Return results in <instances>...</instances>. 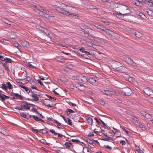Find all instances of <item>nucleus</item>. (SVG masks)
Segmentation results:
<instances>
[{"mask_svg": "<svg viewBox=\"0 0 153 153\" xmlns=\"http://www.w3.org/2000/svg\"><path fill=\"white\" fill-rule=\"evenodd\" d=\"M63 5L57 7L56 8V10L59 13L64 14L71 18L78 19V16L75 15L74 8L63 4Z\"/></svg>", "mask_w": 153, "mask_h": 153, "instance_id": "1", "label": "nucleus"}, {"mask_svg": "<svg viewBox=\"0 0 153 153\" xmlns=\"http://www.w3.org/2000/svg\"><path fill=\"white\" fill-rule=\"evenodd\" d=\"M111 67L117 71H121L123 67L122 64L120 62L115 60L112 61Z\"/></svg>", "mask_w": 153, "mask_h": 153, "instance_id": "2", "label": "nucleus"}, {"mask_svg": "<svg viewBox=\"0 0 153 153\" xmlns=\"http://www.w3.org/2000/svg\"><path fill=\"white\" fill-rule=\"evenodd\" d=\"M120 10L122 14L127 15L130 12L129 7L126 5L121 4Z\"/></svg>", "mask_w": 153, "mask_h": 153, "instance_id": "3", "label": "nucleus"}, {"mask_svg": "<svg viewBox=\"0 0 153 153\" xmlns=\"http://www.w3.org/2000/svg\"><path fill=\"white\" fill-rule=\"evenodd\" d=\"M121 91L122 94L126 96H130L133 94L131 89L128 87L123 88Z\"/></svg>", "mask_w": 153, "mask_h": 153, "instance_id": "4", "label": "nucleus"}, {"mask_svg": "<svg viewBox=\"0 0 153 153\" xmlns=\"http://www.w3.org/2000/svg\"><path fill=\"white\" fill-rule=\"evenodd\" d=\"M135 18L134 16L130 15L129 13L127 15L125 16L124 20L131 22H133Z\"/></svg>", "mask_w": 153, "mask_h": 153, "instance_id": "5", "label": "nucleus"}, {"mask_svg": "<svg viewBox=\"0 0 153 153\" xmlns=\"http://www.w3.org/2000/svg\"><path fill=\"white\" fill-rule=\"evenodd\" d=\"M88 77H87L83 75L79 76L78 78V80L81 83H85L88 81Z\"/></svg>", "mask_w": 153, "mask_h": 153, "instance_id": "6", "label": "nucleus"}, {"mask_svg": "<svg viewBox=\"0 0 153 153\" xmlns=\"http://www.w3.org/2000/svg\"><path fill=\"white\" fill-rule=\"evenodd\" d=\"M102 93L103 94L110 97H111L115 94L114 91L110 90H104Z\"/></svg>", "mask_w": 153, "mask_h": 153, "instance_id": "7", "label": "nucleus"}, {"mask_svg": "<svg viewBox=\"0 0 153 153\" xmlns=\"http://www.w3.org/2000/svg\"><path fill=\"white\" fill-rule=\"evenodd\" d=\"M88 82H89L91 84L95 86H97L98 84V83L96 80L93 77H90L88 78Z\"/></svg>", "mask_w": 153, "mask_h": 153, "instance_id": "8", "label": "nucleus"}, {"mask_svg": "<svg viewBox=\"0 0 153 153\" xmlns=\"http://www.w3.org/2000/svg\"><path fill=\"white\" fill-rule=\"evenodd\" d=\"M144 93L147 95L150 96L153 93L152 90L149 88H146L143 89Z\"/></svg>", "mask_w": 153, "mask_h": 153, "instance_id": "9", "label": "nucleus"}, {"mask_svg": "<svg viewBox=\"0 0 153 153\" xmlns=\"http://www.w3.org/2000/svg\"><path fill=\"white\" fill-rule=\"evenodd\" d=\"M91 25L96 27L98 29L101 30L102 28L103 27L101 24L99 23L96 22H93L91 23Z\"/></svg>", "mask_w": 153, "mask_h": 153, "instance_id": "10", "label": "nucleus"}, {"mask_svg": "<svg viewBox=\"0 0 153 153\" xmlns=\"http://www.w3.org/2000/svg\"><path fill=\"white\" fill-rule=\"evenodd\" d=\"M101 30L104 31L105 33L109 35H112L113 33V32L110 30L106 28L104 26L102 28Z\"/></svg>", "mask_w": 153, "mask_h": 153, "instance_id": "11", "label": "nucleus"}, {"mask_svg": "<svg viewBox=\"0 0 153 153\" xmlns=\"http://www.w3.org/2000/svg\"><path fill=\"white\" fill-rule=\"evenodd\" d=\"M45 13V17L49 20H51V18L54 19V16L51 14V13L48 11H46Z\"/></svg>", "mask_w": 153, "mask_h": 153, "instance_id": "12", "label": "nucleus"}, {"mask_svg": "<svg viewBox=\"0 0 153 153\" xmlns=\"http://www.w3.org/2000/svg\"><path fill=\"white\" fill-rule=\"evenodd\" d=\"M144 0H135L134 4L138 6H141Z\"/></svg>", "mask_w": 153, "mask_h": 153, "instance_id": "13", "label": "nucleus"}, {"mask_svg": "<svg viewBox=\"0 0 153 153\" xmlns=\"http://www.w3.org/2000/svg\"><path fill=\"white\" fill-rule=\"evenodd\" d=\"M126 62L128 64L135 66L136 65V63L134 62L131 59V58H127Z\"/></svg>", "mask_w": 153, "mask_h": 153, "instance_id": "14", "label": "nucleus"}, {"mask_svg": "<svg viewBox=\"0 0 153 153\" xmlns=\"http://www.w3.org/2000/svg\"><path fill=\"white\" fill-rule=\"evenodd\" d=\"M32 7L33 8V10L36 11V12L39 10H42V8L39 5H33L32 6Z\"/></svg>", "mask_w": 153, "mask_h": 153, "instance_id": "15", "label": "nucleus"}, {"mask_svg": "<svg viewBox=\"0 0 153 153\" xmlns=\"http://www.w3.org/2000/svg\"><path fill=\"white\" fill-rule=\"evenodd\" d=\"M122 13H115L116 14V16L117 18L120 19H124V18L125 17V16L124 15L122 14Z\"/></svg>", "mask_w": 153, "mask_h": 153, "instance_id": "16", "label": "nucleus"}, {"mask_svg": "<svg viewBox=\"0 0 153 153\" xmlns=\"http://www.w3.org/2000/svg\"><path fill=\"white\" fill-rule=\"evenodd\" d=\"M64 145L67 149L73 148L74 146L72 143L70 142H65L64 144Z\"/></svg>", "mask_w": 153, "mask_h": 153, "instance_id": "17", "label": "nucleus"}, {"mask_svg": "<svg viewBox=\"0 0 153 153\" xmlns=\"http://www.w3.org/2000/svg\"><path fill=\"white\" fill-rule=\"evenodd\" d=\"M21 45L23 47L27 48L29 46V44L25 40H23L21 42Z\"/></svg>", "mask_w": 153, "mask_h": 153, "instance_id": "18", "label": "nucleus"}, {"mask_svg": "<svg viewBox=\"0 0 153 153\" xmlns=\"http://www.w3.org/2000/svg\"><path fill=\"white\" fill-rule=\"evenodd\" d=\"M76 87L78 88L79 90L81 91H84L86 90V87L81 85L78 84Z\"/></svg>", "mask_w": 153, "mask_h": 153, "instance_id": "19", "label": "nucleus"}, {"mask_svg": "<svg viewBox=\"0 0 153 153\" xmlns=\"http://www.w3.org/2000/svg\"><path fill=\"white\" fill-rule=\"evenodd\" d=\"M0 59L1 60L5 61V62L6 63H11L12 62L11 59L8 58H0Z\"/></svg>", "mask_w": 153, "mask_h": 153, "instance_id": "20", "label": "nucleus"}, {"mask_svg": "<svg viewBox=\"0 0 153 153\" xmlns=\"http://www.w3.org/2000/svg\"><path fill=\"white\" fill-rule=\"evenodd\" d=\"M45 11V10L42 9V10H39V11L37 12L39 13L40 16L43 17H45V13L46 12Z\"/></svg>", "mask_w": 153, "mask_h": 153, "instance_id": "21", "label": "nucleus"}, {"mask_svg": "<svg viewBox=\"0 0 153 153\" xmlns=\"http://www.w3.org/2000/svg\"><path fill=\"white\" fill-rule=\"evenodd\" d=\"M13 95L14 97H15L16 99H19L20 100H22L23 99L22 96L17 93H13Z\"/></svg>", "mask_w": 153, "mask_h": 153, "instance_id": "22", "label": "nucleus"}, {"mask_svg": "<svg viewBox=\"0 0 153 153\" xmlns=\"http://www.w3.org/2000/svg\"><path fill=\"white\" fill-rule=\"evenodd\" d=\"M48 100H45L44 105L47 106H48L50 108L54 107L55 106L56 104H52L51 105H50L48 102Z\"/></svg>", "mask_w": 153, "mask_h": 153, "instance_id": "23", "label": "nucleus"}, {"mask_svg": "<svg viewBox=\"0 0 153 153\" xmlns=\"http://www.w3.org/2000/svg\"><path fill=\"white\" fill-rule=\"evenodd\" d=\"M144 3L148 4L149 6L153 7V3L148 0H144Z\"/></svg>", "mask_w": 153, "mask_h": 153, "instance_id": "24", "label": "nucleus"}, {"mask_svg": "<svg viewBox=\"0 0 153 153\" xmlns=\"http://www.w3.org/2000/svg\"><path fill=\"white\" fill-rule=\"evenodd\" d=\"M87 120L88 123L89 124H90L91 126H92V124H93L92 123H93V119L92 118H91L89 117H87Z\"/></svg>", "mask_w": 153, "mask_h": 153, "instance_id": "25", "label": "nucleus"}, {"mask_svg": "<svg viewBox=\"0 0 153 153\" xmlns=\"http://www.w3.org/2000/svg\"><path fill=\"white\" fill-rule=\"evenodd\" d=\"M31 96L33 98V100L34 101H37L39 100V97L36 96V94H32Z\"/></svg>", "mask_w": 153, "mask_h": 153, "instance_id": "26", "label": "nucleus"}, {"mask_svg": "<svg viewBox=\"0 0 153 153\" xmlns=\"http://www.w3.org/2000/svg\"><path fill=\"white\" fill-rule=\"evenodd\" d=\"M63 69L67 72H71L72 71V68L68 67H65L63 68Z\"/></svg>", "mask_w": 153, "mask_h": 153, "instance_id": "27", "label": "nucleus"}, {"mask_svg": "<svg viewBox=\"0 0 153 153\" xmlns=\"http://www.w3.org/2000/svg\"><path fill=\"white\" fill-rule=\"evenodd\" d=\"M66 112L67 115L68 116H69V115L70 114V113H73L74 112V111H73V110L69 108H68L67 109Z\"/></svg>", "mask_w": 153, "mask_h": 153, "instance_id": "28", "label": "nucleus"}, {"mask_svg": "<svg viewBox=\"0 0 153 153\" xmlns=\"http://www.w3.org/2000/svg\"><path fill=\"white\" fill-rule=\"evenodd\" d=\"M134 35L136 37L140 38L142 36V34L138 31H136L135 32Z\"/></svg>", "mask_w": 153, "mask_h": 153, "instance_id": "29", "label": "nucleus"}, {"mask_svg": "<svg viewBox=\"0 0 153 153\" xmlns=\"http://www.w3.org/2000/svg\"><path fill=\"white\" fill-rule=\"evenodd\" d=\"M0 132L4 135H6L7 134L6 130L4 128H2L0 129Z\"/></svg>", "mask_w": 153, "mask_h": 153, "instance_id": "30", "label": "nucleus"}, {"mask_svg": "<svg viewBox=\"0 0 153 153\" xmlns=\"http://www.w3.org/2000/svg\"><path fill=\"white\" fill-rule=\"evenodd\" d=\"M40 141L41 143L48 146H49L50 144V143L46 142V140L44 139H42Z\"/></svg>", "mask_w": 153, "mask_h": 153, "instance_id": "31", "label": "nucleus"}, {"mask_svg": "<svg viewBox=\"0 0 153 153\" xmlns=\"http://www.w3.org/2000/svg\"><path fill=\"white\" fill-rule=\"evenodd\" d=\"M41 31L43 32L44 33H45L47 35V34H48L49 35V33H47V30L44 28H43L42 27H41L40 29Z\"/></svg>", "mask_w": 153, "mask_h": 153, "instance_id": "32", "label": "nucleus"}, {"mask_svg": "<svg viewBox=\"0 0 153 153\" xmlns=\"http://www.w3.org/2000/svg\"><path fill=\"white\" fill-rule=\"evenodd\" d=\"M58 59L57 61L61 63H63L65 61L66 59L65 58H58Z\"/></svg>", "mask_w": 153, "mask_h": 153, "instance_id": "33", "label": "nucleus"}, {"mask_svg": "<svg viewBox=\"0 0 153 153\" xmlns=\"http://www.w3.org/2000/svg\"><path fill=\"white\" fill-rule=\"evenodd\" d=\"M111 139V138L110 137H108L101 139V140L103 141H109V140Z\"/></svg>", "mask_w": 153, "mask_h": 153, "instance_id": "34", "label": "nucleus"}, {"mask_svg": "<svg viewBox=\"0 0 153 153\" xmlns=\"http://www.w3.org/2000/svg\"><path fill=\"white\" fill-rule=\"evenodd\" d=\"M109 133H110V134H111V133L110 132H108L107 133H103V134L105 136V137H110V136H112L113 137V135H109Z\"/></svg>", "mask_w": 153, "mask_h": 153, "instance_id": "35", "label": "nucleus"}, {"mask_svg": "<svg viewBox=\"0 0 153 153\" xmlns=\"http://www.w3.org/2000/svg\"><path fill=\"white\" fill-rule=\"evenodd\" d=\"M13 45L14 46H15L16 48H17L19 49L20 47H21V46L19 45V43L16 42H14L13 43Z\"/></svg>", "mask_w": 153, "mask_h": 153, "instance_id": "36", "label": "nucleus"}, {"mask_svg": "<svg viewBox=\"0 0 153 153\" xmlns=\"http://www.w3.org/2000/svg\"><path fill=\"white\" fill-rule=\"evenodd\" d=\"M27 66H28L30 68L36 69V67L32 65L31 64H30V62H28L27 65Z\"/></svg>", "mask_w": 153, "mask_h": 153, "instance_id": "37", "label": "nucleus"}, {"mask_svg": "<svg viewBox=\"0 0 153 153\" xmlns=\"http://www.w3.org/2000/svg\"><path fill=\"white\" fill-rule=\"evenodd\" d=\"M20 116L21 117H22L24 118H27V120L29 119V118H27L25 114L23 113L22 112H20Z\"/></svg>", "mask_w": 153, "mask_h": 153, "instance_id": "38", "label": "nucleus"}, {"mask_svg": "<svg viewBox=\"0 0 153 153\" xmlns=\"http://www.w3.org/2000/svg\"><path fill=\"white\" fill-rule=\"evenodd\" d=\"M4 94L0 93V97L2 101L5 100V98H4Z\"/></svg>", "mask_w": 153, "mask_h": 153, "instance_id": "39", "label": "nucleus"}, {"mask_svg": "<svg viewBox=\"0 0 153 153\" xmlns=\"http://www.w3.org/2000/svg\"><path fill=\"white\" fill-rule=\"evenodd\" d=\"M33 118V119L35 120L36 121H39V119L38 117L36 116L35 115H32V116Z\"/></svg>", "mask_w": 153, "mask_h": 153, "instance_id": "40", "label": "nucleus"}, {"mask_svg": "<svg viewBox=\"0 0 153 153\" xmlns=\"http://www.w3.org/2000/svg\"><path fill=\"white\" fill-rule=\"evenodd\" d=\"M7 88L9 89H10L12 88V85L10 82H7Z\"/></svg>", "mask_w": 153, "mask_h": 153, "instance_id": "41", "label": "nucleus"}, {"mask_svg": "<svg viewBox=\"0 0 153 153\" xmlns=\"http://www.w3.org/2000/svg\"><path fill=\"white\" fill-rule=\"evenodd\" d=\"M31 110L33 112H35L36 114H39V113L38 112L36 109L35 108H32L31 109Z\"/></svg>", "mask_w": 153, "mask_h": 153, "instance_id": "42", "label": "nucleus"}, {"mask_svg": "<svg viewBox=\"0 0 153 153\" xmlns=\"http://www.w3.org/2000/svg\"><path fill=\"white\" fill-rule=\"evenodd\" d=\"M87 37L91 40H93L94 39V37L91 35H88Z\"/></svg>", "mask_w": 153, "mask_h": 153, "instance_id": "43", "label": "nucleus"}, {"mask_svg": "<svg viewBox=\"0 0 153 153\" xmlns=\"http://www.w3.org/2000/svg\"><path fill=\"white\" fill-rule=\"evenodd\" d=\"M49 131L51 133L54 134V135H57V133H56L55 131L53 129H50Z\"/></svg>", "mask_w": 153, "mask_h": 153, "instance_id": "44", "label": "nucleus"}, {"mask_svg": "<svg viewBox=\"0 0 153 153\" xmlns=\"http://www.w3.org/2000/svg\"><path fill=\"white\" fill-rule=\"evenodd\" d=\"M138 126L139 127H140V128L142 130H144L145 128L144 126L142 124H139V125H138Z\"/></svg>", "mask_w": 153, "mask_h": 153, "instance_id": "45", "label": "nucleus"}, {"mask_svg": "<svg viewBox=\"0 0 153 153\" xmlns=\"http://www.w3.org/2000/svg\"><path fill=\"white\" fill-rule=\"evenodd\" d=\"M48 130V128L46 127H45V128L42 129H40L39 130L40 131H41V130H43L44 131H45L44 132L45 133L48 134V132L47 131V130Z\"/></svg>", "mask_w": 153, "mask_h": 153, "instance_id": "46", "label": "nucleus"}, {"mask_svg": "<svg viewBox=\"0 0 153 153\" xmlns=\"http://www.w3.org/2000/svg\"><path fill=\"white\" fill-rule=\"evenodd\" d=\"M1 88H2L4 90H7V88L5 84H2L1 85Z\"/></svg>", "mask_w": 153, "mask_h": 153, "instance_id": "47", "label": "nucleus"}, {"mask_svg": "<svg viewBox=\"0 0 153 153\" xmlns=\"http://www.w3.org/2000/svg\"><path fill=\"white\" fill-rule=\"evenodd\" d=\"M45 100H49L50 101L51 100L47 99H45L44 100H41L40 102L42 104L44 105L45 102Z\"/></svg>", "mask_w": 153, "mask_h": 153, "instance_id": "48", "label": "nucleus"}, {"mask_svg": "<svg viewBox=\"0 0 153 153\" xmlns=\"http://www.w3.org/2000/svg\"><path fill=\"white\" fill-rule=\"evenodd\" d=\"M24 80H26L27 82H26V83H27L28 82L30 81V80H31V78H30V77L29 76H27L26 77V78H25L23 79Z\"/></svg>", "mask_w": 153, "mask_h": 153, "instance_id": "49", "label": "nucleus"}, {"mask_svg": "<svg viewBox=\"0 0 153 153\" xmlns=\"http://www.w3.org/2000/svg\"><path fill=\"white\" fill-rule=\"evenodd\" d=\"M71 141L74 142H75L77 143H79V142H80V141L78 139H72L71 140Z\"/></svg>", "mask_w": 153, "mask_h": 153, "instance_id": "50", "label": "nucleus"}, {"mask_svg": "<svg viewBox=\"0 0 153 153\" xmlns=\"http://www.w3.org/2000/svg\"><path fill=\"white\" fill-rule=\"evenodd\" d=\"M131 119L137 122L138 121V118L134 116H132L131 117Z\"/></svg>", "mask_w": 153, "mask_h": 153, "instance_id": "51", "label": "nucleus"}, {"mask_svg": "<svg viewBox=\"0 0 153 153\" xmlns=\"http://www.w3.org/2000/svg\"><path fill=\"white\" fill-rule=\"evenodd\" d=\"M120 128H122L123 130L127 134H128V133H129V132L126 130V129H125V128L124 127H123V126H120Z\"/></svg>", "mask_w": 153, "mask_h": 153, "instance_id": "52", "label": "nucleus"}, {"mask_svg": "<svg viewBox=\"0 0 153 153\" xmlns=\"http://www.w3.org/2000/svg\"><path fill=\"white\" fill-rule=\"evenodd\" d=\"M23 89L27 92V93H30V91H29L28 89V87L25 86V88H24Z\"/></svg>", "mask_w": 153, "mask_h": 153, "instance_id": "53", "label": "nucleus"}, {"mask_svg": "<svg viewBox=\"0 0 153 153\" xmlns=\"http://www.w3.org/2000/svg\"><path fill=\"white\" fill-rule=\"evenodd\" d=\"M147 119H150L151 117V116L150 114H149L146 113V115L145 117Z\"/></svg>", "mask_w": 153, "mask_h": 153, "instance_id": "54", "label": "nucleus"}, {"mask_svg": "<svg viewBox=\"0 0 153 153\" xmlns=\"http://www.w3.org/2000/svg\"><path fill=\"white\" fill-rule=\"evenodd\" d=\"M68 119V123L70 126H71L72 123L71 122V120L69 118H67Z\"/></svg>", "mask_w": 153, "mask_h": 153, "instance_id": "55", "label": "nucleus"}, {"mask_svg": "<svg viewBox=\"0 0 153 153\" xmlns=\"http://www.w3.org/2000/svg\"><path fill=\"white\" fill-rule=\"evenodd\" d=\"M26 105H20L21 108H22V111L24 110V109H26Z\"/></svg>", "mask_w": 153, "mask_h": 153, "instance_id": "56", "label": "nucleus"}, {"mask_svg": "<svg viewBox=\"0 0 153 153\" xmlns=\"http://www.w3.org/2000/svg\"><path fill=\"white\" fill-rule=\"evenodd\" d=\"M31 130L33 132L36 131V133H37L39 132L38 130L36 129H34L33 128H31Z\"/></svg>", "mask_w": 153, "mask_h": 153, "instance_id": "57", "label": "nucleus"}, {"mask_svg": "<svg viewBox=\"0 0 153 153\" xmlns=\"http://www.w3.org/2000/svg\"><path fill=\"white\" fill-rule=\"evenodd\" d=\"M100 104L102 105H104L105 104V102L104 101L102 100H101L100 101Z\"/></svg>", "mask_w": 153, "mask_h": 153, "instance_id": "58", "label": "nucleus"}, {"mask_svg": "<svg viewBox=\"0 0 153 153\" xmlns=\"http://www.w3.org/2000/svg\"><path fill=\"white\" fill-rule=\"evenodd\" d=\"M6 55L2 53H0V57H5Z\"/></svg>", "mask_w": 153, "mask_h": 153, "instance_id": "59", "label": "nucleus"}, {"mask_svg": "<svg viewBox=\"0 0 153 153\" xmlns=\"http://www.w3.org/2000/svg\"><path fill=\"white\" fill-rule=\"evenodd\" d=\"M4 23L9 25H11V24L12 23L11 22L7 20L5 21L4 22Z\"/></svg>", "mask_w": 153, "mask_h": 153, "instance_id": "60", "label": "nucleus"}, {"mask_svg": "<svg viewBox=\"0 0 153 153\" xmlns=\"http://www.w3.org/2000/svg\"><path fill=\"white\" fill-rule=\"evenodd\" d=\"M79 51L81 52H82V53H85V49L84 48H80L79 49Z\"/></svg>", "mask_w": 153, "mask_h": 153, "instance_id": "61", "label": "nucleus"}, {"mask_svg": "<svg viewBox=\"0 0 153 153\" xmlns=\"http://www.w3.org/2000/svg\"><path fill=\"white\" fill-rule=\"evenodd\" d=\"M87 141L88 143H89L91 144H92L93 143V142L92 140H91L90 139H88Z\"/></svg>", "mask_w": 153, "mask_h": 153, "instance_id": "62", "label": "nucleus"}, {"mask_svg": "<svg viewBox=\"0 0 153 153\" xmlns=\"http://www.w3.org/2000/svg\"><path fill=\"white\" fill-rule=\"evenodd\" d=\"M120 143L123 145H125L126 144V142L124 140H122L120 141Z\"/></svg>", "mask_w": 153, "mask_h": 153, "instance_id": "63", "label": "nucleus"}, {"mask_svg": "<svg viewBox=\"0 0 153 153\" xmlns=\"http://www.w3.org/2000/svg\"><path fill=\"white\" fill-rule=\"evenodd\" d=\"M104 146L106 148L110 150H111L112 149V148L111 147L108 145Z\"/></svg>", "mask_w": 153, "mask_h": 153, "instance_id": "64", "label": "nucleus"}]
</instances>
